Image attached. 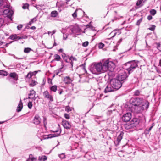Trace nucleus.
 I'll use <instances>...</instances> for the list:
<instances>
[{"instance_id":"f257e3e1","label":"nucleus","mask_w":161,"mask_h":161,"mask_svg":"<svg viewBox=\"0 0 161 161\" xmlns=\"http://www.w3.org/2000/svg\"><path fill=\"white\" fill-rule=\"evenodd\" d=\"M115 67V64L113 62L107 60L103 64L101 62L93 63L91 66L90 70L94 74H99L109 71L108 74L109 76H110Z\"/></svg>"},{"instance_id":"f03ea898","label":"nucleus","mask_w":161,"mask_h":161,"mask_svg":"<svg viewBox=\"0 0 161 161\" xmlns=\"http://www.w3.org/2000/svg\"><path fill=\"white\" fill-rule=\"evenodd\" d=\"M131 102L133 105L137 107L138 109L136 112L138 113L140 112L141 109L147 110L149 106V103L147 100H144L143 98L138 97L132 99Z\"/></svg>"},{"instance_id":"7ed1b4c3","label":"nucleus","mask_w":161,"mask_h":161,"mask_svg":"<svg viewBox=\"0 0 161 161\" xmlns=\"http://www.w3.org/2000/svg\"><path fill=\"white\" fill-rule=\"evenodd\" d=\"M137 63L134 61H130L125 64L124 67L128 71L129 74L132 73L137 67Z\"/></svg>"},{"instance_id":"20e7f679","label":"nucleus","mask_w":161,"mask_h":161,"mask_svg":"<svg viewBox=\"0 0 161 161\" xmlns=\"http://www.w3.org/2000/svg\"><path fill=\"white\" fill-rule=\"evenodd\" d=\"M110 83L114 90H117L122 86V83L117 78L114 79L111 81Z\"/></svg>"},{"instance_id":"39448f33","label":"nucleus","mask_w":161,"mask_h":161,"mask_svg":"<svg viewBox=\"0 0 161 161\" xmlns=\"http://www.w3.org/2000/svg\"><path fill=\"white\" fill-rule=\"evenodd\" d=\"M127 77L126 72L122 70L121 72L118 75L117 78L121 82L125 80Z\"/></svg>"},{"instance_id":"423d86ee","label":"nucleus","mask_w":161,"mask_h":161,"mask_svg":"<svg viewBox=\"0 0 161 161\" xmlns=\"http://www.w3.org/2000/svg\"><path fill=\"white\" fill-rule=\"evenodd\" d=\"M13 11L11 8L7 9L3 11V14L6 15L11 20H12V16L13 14Z\"/></svg>"},{"instance_id":"0eeeda50","label":"nucleus","mask_w":161,"mask_h":161,"mask_svg":"<svg viewBox=\"0 0 161 161\" xmlns=\"http://www.w3.org/2000/svg\"><path fill=\"white\" fill-rule=\"evenodd\" d=\"M132 117L131 114L128 112L124 115L122 118L123 121L125 122L129 121Z\"/></svg>"},{"instance_id":"6e6552de","label":"nucleus","mask_w":161,"mask_h":161,"mask_svg":"<svg viewBox=\"0 0 161 161\" xmlns=\"http://www.w3.org/2000/svg\"><path fill=\"white\" fill-rule=\"evenodd\" d=\"M43 95L44 98L49 100L50 102H53V98L52 96L47 91H45L43 93Z\"/></svg>"},{"instance_id":"1a4fd4ad","label":"nucleus","mask_w":161,"mask_h":161,"mask_svg":"<svg viewBox=\"0 0 161 161\" xmlns=\"http://www.w3.org/2000/svg\"><path fill=\"white\" fill-rule=\"evenodd\" d=\"M35 94L36 92L33 90H30L28 94V98L35 100L36 98L35 97Z\"/></svg>"},{"instance_id":"9d476101","label":"nucleus","mask_w":161,"mask_h":161,"mask_svg":"<svg viewBox=\"0 0 161 161\" xmlns=\"http://www.w3.org/2000/svg\"><path fill=\"white\" fill-rule=\"evenodd\" d=\"M62 125L65 128L67 129H70L71 127V125L70 123L66 120H63L62 121Z\"/></svg>"},{"instance_id":"9b49d317","label":"nucleus","mask_w":161,"mask_h":161,"mask_svg":"<svg viewBox=\"0 0 161 161\" xmlns=\"http://www.w3.org/2000/svg\"><path fill=\"white\" fill-rule=\"evenodd\" d=\"M115 90L112 87L111 83L108 84L105 88L104 92L105 93L110 92L114 91Z\"/></svg>"},{"instance_id":"f8f14e48","label":"nucleus","mask_w":161,"mask_h":161,"mask_svg":"<svg viewBox=\"0 0 161 161\" xmlns=\"http://www.w3.org/2000/svg\"><path fill=\"white\" fill-rule=\"evenodd\" d=\"M123 134L122 132H120V134L118 136L116 141H115L114 142V143L115 144V146H117L119 145V143L120 142L123 138Z\"/></svg>"},{"instance_id":"ddd939ff","label":"nucleus","mask_w":161,"mask_h":161,"mask_svg":"<svg viewBox=\"0 0 161 161\" xmlns=\"http://www.w3.org/2000/svg\"><path fill=\"white\" fill-rule=\"evenodd\" d=\"M60 134V132L58 134H49L48 135H44L43 137V139H47L49 138H51L53 137H57Z\"/></svg>"},{"instance_id":"4468645a","label":"nucleus","mask_w":161,"mask_h":161,"mask_svg":"<svg viewBox=\"0 0 161 161\" xmlns=\"http://www.w3.org/2000/svg\"><path fill=\"white\" fill-rule=\"evenodd\" d=\"M73 81V80L69 76H66L64 78L63 81L66 84H71Z\"/></svg>"},{"instance_id":"2eb2a0df","label":"nucleus","mask_w":161,"mask_h":161,"mask_svg":"<svg viewBox=\"0 0 161 161\" xmlns=\"http://www.w3.org/2000/svg\"><path fill=\"white\" fill-rule=\"evenodd\" d=\"M41 119L38 115H36L33 119V123L36 125H38L40 123Z\"/></svg>"},{"instance_id":"dca6fc26","label":"nucleus","mask_w":161,"mask_h":161,"mask_svg":"<svg viewBox=\"0 0 161 161\" xmlns=\"http://www.w3.org/2000/svg\"><path fill=\"white\" fill-rule=\"evenodd\" d=\"M131 124H133V126L137 127L139 125L140 120L137 118H134L131 122Z\"/></svg>"},{"instance_id":"f3484780","label":"nucleus","mask_w":161,"mask_h":161,"mask_svg":"<svg viewBox=\"0 0 161 161\" xmlns=\"http://www.w3.org/2000/svg\"><path fill=\"white\" fill-rule=\"evenodd\" d=\"M22 108H23V103L21 101V100H20V101H19V102L18 104V106L17 107V110H16L18 112H20Z\"/></svg>"},{"instance_id":"a211bd4d","label":"nucleus","mask_w":161,"mask_h":161,"mask_svg":"<svg viewBox=\"0 0 161 161\" xmlns=\"http://www.w3.org/2000/svg\"><path fill=\"white\" fill-rule=\"evenodd\" d=\"M9 76L11 78L14 79L15 80H16L18 79V76L16 74L15 72L11 73L9 74Z\"/></svg>"},{"instance_id":"6ab92c4d","label":"nucleus","mask_w":161,"mask_h":161,"mask_svg":"<svg viewBox=\"0 0 161 161\" xmlns=\"http://www.w3.org/2000/svg\"><path fill=\"white\" fill-rule=\"evenodd\" d=\"M74 30L72 29V28H68L67 29L66 34L67 35H69V34H73V33H75L74 31Z\"/></svg>"},{"instance_id":"aec40b11","label":"nucleus","mask_w":161,"mask_h":161,"mask_svg":"<svg viewBox=\"0 0 161 161\" xmlns=\"http://www.w3.org/2000/svg\"><path fill=\"white\" fill-rule=\"evenodd\" d=\"M68 60L69 61V62H70L72 66H73V61H76L77 59L75 58L73 56H71V57H69L68 58Z\"/></svg>"},{"instance_id":"412c9836","label":"nucleus","mask_w":161,"mask_h":161,"mask_svg":"<svg viewBox=\"0 0 161 161\" xmlns=\"http://www.w3.org/2000/svg\"><path fill=\"white\" fill-rule=\"evenodd\" d=\"M10 38L11 40H19L20 39V37L17 36L16 35H11L10 37Z\"/></svg>"},{"instance_id":"4be33fe9","label":"nucleus","mask_w":161,"mask_h":161,"mask_svg":"<svg viewBox=\"0 0 161 161\" xmlns=\"http://www.w3.org/2000/svg\"><path fill=\"white\" fill-rule=\"evenodd\" d=\"M47 159V158L45 155L40 156L39 157L38 160L41 161H45Z\"/></svg>"},{"instance_id":"5701e85b","label":"nucleus","mask_w":161,"mask_h":161,"mask_svg":"<svg viewBox=\"0 0 161 161\" xmlns=\"http://www.w3.org/2000/svg\"><path fill=\"white\" fill-rule=\"evenodd\" d=\"M58 13L56 11H53L51 13V16L53 17H55L58 15Z\"/></svg>"},{"instance_id":"b1692460","label":"nucleus","mask_w":161,"mask_h":161,"mask_svg":"<svg viewBox=\"0 0 161 161\" xmlns=\"http://www.w3.org/2000/svg\"><path fill=\"white\" fill-rule=\"evenodd\" d=\"M61 72V70L60 69L55 71L54 72V76L59 75V76H60L62 75V74H60Z\"/></svg>"},{"instance_id":"393cba45","label":"nucleus","mask_w":161,"mask_h":161,"mask_svg":"<svg viewBox=\"0 0 161 161\" xmlns=\"http://www.w3.org/2000/svg\"><path fill=\"white\" fill-rule=\"evenodd\" d=\"M53 57L55 60L58 61H59L61 59L60 56L57 54H55L54 55Z\"/></svg>"},{"instance_id":"a878e982","label":"nucleus","mask_w":161,"mask_h":161,"mask_svg":"<svg viewBox=\"0 0 161 161\" xmlns=\"http://www.w3.org/2000/svg\"><path fill=\"white\" fill-rule=\"evenodd\" d=\"M8 75V73L3 70H0V75L7 76Z\"/></svg>"},{"instance_id":"bb28decb","label":"nucleus","mask_w":161,"mask_h":161,"mask_svg":"<svg viewBox=\"0 0 161 161\" xmlns=\"http://www.w3.org/2000/svg\"><path fill=\"white\" fill-rule=\"evenodd\" d=\"M50 90L53 92H55L57 89V86L56 85H54L50 88Z\"/></svg>"},{"instance_id":"cd10ccee","label":"nucleus","mask_w":161,"mask_h":161,"mask_svg":"<svg viewBox=\"0 0 161 161\" xmlns=\"http://www.w3.org/2000/svg\"><path fill=\"white\" fill-rule=\"evenodd\" d=\"M141 92V91L140 90H136L134 92V95L135 96H138L140 95V93Z\"/></svg>"},{"instance_id":"c85d7f7f","label":"nucleus","mask_w":161,"mask_h":161,"mask_svg":"<svg viewBox=\"0 0 161 161\" xmlns=\"http://www.w3.org/2000/svg\"><path fill=\"white\" fill-rule=\"evenodd\" d=\"M156 44L157 49L161 52V44L160 43H156Z\"/></svg>"},{"instance_id":"c756f323","label":"nucleus","mask_w":161,"mask_h":161,"mask_svg":"<svg viewBox=\"0 0 161 161\" xmlns=\"http://www.w3.org/2000/svg\"><path fill=\"white\" fill-rule=\"evenodd\" d=\"M31 48L27 47L25 48L24 49V52L26 53H29L31 51Z\"/></svg>"},{"instance_id":"7c9ffc66","label":"nucleus","mask_w":161,"mask_h":161,"mask_svg":"<svg viewBox=\"0 0 161 161\" xmlns=\"http://www.w3.org/2000/svg\"><path fill=\"white\" fill-rule=\"evenodd\" d=\"M62 56L64 59L66 61V62L68 63L69 62V61L68 60V58H67V57L66 56L65 54H63L62 55Z\"/></svg>"},{"instance_id":"2f4dec72","label":"nucleus","mask_w":161,"mask_h":161,"mask_svg":"<svg viewBox=\"0 0 161 161\" xmlns=\"http://www.w3.org/2000/svg\"><path fill=\"white\" fill-rule=\"evenodd\" d=\"M72 28V30H74V31L75 32V33H73V34H75L79 31V29L78 27H75Z\"/></svg>"},{"instance_id":"473e14b6","label":"nucleus","mask_w":161,"mask_h":161,"mask_svg":"<svg viewBox=\"0 0 161 161\" xmlns=\"http://www.w3.org/2000/svg\"><path fill=\"white\" fill-rule=\"evenodd\" d=\"M35 158L33 157L32 155L31 154L29 155V158L26 160V161H33Z\"/></svg>"},{"instance_id":"72a5a7b5","label":"nucleus","mask_w":161,"mask_h":161,"mask_svg":"<svg viewBox=\"0 0 161 161\" xmlns=\"http://www.w3.org/2000/svg\"><path fill=\"white\" fill-rule=\"evenodd\" d=\"M37 84V82L35 81L32 80L31 81V83H30V85L31 86H33L36 85Z\"/></svg>"},{"instance_id":"f704fd0d","label":"nucleus","mask_w":161,"mask_h":161,"mask_svg":"<svg viewBox=\"0 0 161 161\" xmlns=\"http://www.w3.org/2000/svg\"><path fill=\"white\" fill-rule=\"evenodd\" d=\"M150 13L152 15H154L156 13V11L155 9H152L150 11Z\"/></svg>"},{"instance_id":"c9c22d12","label":"nucleus","mask_w":161,"mask_h":161,"mask_svg":"<svg viewBox=\"0 0 161 161\" xmlns=\"http://www.w3.org/2000/svg\"><path fill=\"white\" fill-rule=\"evenodd\" d=\"M29 5L27 3H25L23 4L22 8L24 9H28Z\"/></svg>"},{"instance_id":"e433bc0d","label":"nucleus","mask_w":161,"mask_h":161,"mask_svg":"<svg viewBox=\"0 0 161 161\" xmlns=\"http://www.w3.org/2000/svg\"><path fill=\"white\" fill-rule=\"evenodd\" d=\"M98 48L99 49H102L104 46V44L101 42L98 45Z\"/></svg>"},{"instance_id":"4c0bfd02","label":"nucleus","mask_w":161,"mask_h":161,"mask_svg":"<svg viewBox=\"0 0 161 161\" xmlns=\"http://www.w3.org/2000/svg\"><path fill=\"white\" fill-rule=\"evenodd\" d=\"M65 110L68 112L71 111V108L69 106H67L65 108Z\"/></svg>"},{"instance_id":"58836bf2","label":"nucleus","mask_w":161,"mask_h":161,"mask_svg":"<svg viewBox=\"0 0 161 161\" xmlns=\"http://www.w3.org/2000/svg\"><path fill=\"white\" fill-rule=\"evenodd\" d=\"M142 17L139 20H138L136 23V25H139L142 22Z\"/></svg>"},{"instance_id":"ea45409f","label":"nucleus","mask_w":161,"mask_h":161,"mask_svg":"<svg viewBox=\"0 0 161 161\" xmlns=\"http://www.w3.org/2000/svg\"><path fill=\"white\" fill-rule=\"evenodd\" d=\"M43 124L44 125V126L45 127H46V125L47 124V119L45 117H44L43 118Z\"/></svg>"},{"instance_id":"a19ab883","label":"nucleus","mask_w":161,"mask_h":161,"mask_svg":"<svg viewBox=\"0 0 161 161\" xmlns=\"http://www.w3.org/2000/svg\"><path fill=\"white\" fill-rule=\"evenodd\" d=\"M58 156L61 159H63L65 158V156L64 153H62L59 154Z\"/></svg>"},{"instance_id":"79ce46f5","label":"nucleus","mask_w":161,"mask_h":161,"mask_svg":"<svg viewBox=\"0 0 161 161\" xmlns=\"http://www.w3.org/2000/svg\"><path fill=\"white\" fill-rule=\"evenodd\" d=\"M3 20L2 18H0V28H1L3 25Z\"/></svg>"},{"instance_id":"37998d69","label":"nucleus","mask_w":161,"mask_h":161,"mask_svg":"<svg viewBox=\"0 0 161 161\" xmlns=\"http://www.w3.org/2000/svg\"><path fill=\"white\" fill-rule=\"evenodd\" d=\"M28 106L29 109L31 108L32 106V102H29L28 104Z\"/></svg>"},{"instance_id":"c03bdc74","label":"nucleus","mask_w":161,"mask_h":161,"mask_svg":"<svg viewBox=\"0 0 161 161\" xmlns=\"http://www.w3.org/2000/svg\"><path fill=\"white\" fill-rule=\"evenodd\" d=\"M33 75V74H32L31 72H29L27 75L26 77L30 78Z\"/></svg>"},{"instance_id":"a18cd8bd","label":"nucleus","mask_w":161,"mask_h":161,"mask_svg":"<svg viewBox=\"0 0 161 161\" xmlns=\"http://www.w3.org/2000/svg\"><path fill=\"white\" fill-rule=\"evenodd\" d=\"M88 44L89 42L88 41H86L82 43V45L83 47H86L88 45Z\"/></svg>"},{"instance_id":"49530a36","label":"nucleus","mask_w":161,"mask_h":161,"mask_svg":"<svg viewBox=\"0 0 161 161\" xmlns=\"http://www.w3.org/2000/svg\"><path fill=\"white\" fill-rule=\"evenodd\" d=\"M116 34V32H115V30H114L112 31L110 34V35H113L112 37H114Z\"/></svg>"},{"instance_id":"de8ad7c7","label":"nucleus","mask_w":161,"mask_h":161,"mask_svg":"<svg viewBox=\"0 0 161 161\" xmlns=\"http://www.w3.org/2000/svg\"><path fill=\"white\" fill-rule=\"evenodd\" d=\"M77 11V10L76 9L75 12L73 13L72 14V15L74 18H75L77 17L76 12Z\"/></svg>"},{"instance_id":"09e8293b","label":"nucleus","mask_w":161,"mask_h":161,"mask_svg":"<svg viewBox=\"0 0 161 161\" xmlns=\"http://www.w3.org/2000/svg\"><path fill=\"white\" fill-rule=\"evenodd\" d=\"M155 26L154 25H152L151 27H150L148 29L151 31H153L155 29Z\"/></svg>"},{"instance_id":"8fccbe9b","label":"nucleus","mask_w":161,"mask_h":161,"mask_svg":"<svg viewBox=\"0 0 161 161\" xmlns=\"http://www.w3.org/2000/svg\"><path fill=\"white\" fill-rule=\"evenodd\" d=\"M143 0H138L136 3V5L137 6L140 5Z\"/></svg>"},{"instance_id":"3c124183","label":"nucleus","mask_w":161,"mask_h":161,"mask_svg":"<svg viewBox=\"0 0 161 161\" xmlns=\"http://www.w3.org/2000/svg\"><path fill=\"white\" fill-rule=\"evenodd\" d=\"M56 32V31L55 30H53L52 32L48 31L47 33L49 35L50 34H51V36L53 34H54Z\"/></svg>"},{"instance_id":"603ef678","label":"nucleus","mask_w":161,"mask_h":161,"mask_svg":"<svg viewBox=\"0 0 161 161\" xmlns=\"http://www.w3.org/2000/svg\"><path fill=\"white\" fill-rule=\"evenodd\" d=\"M64 115L65 118L67 119H68L70 118L69 115L67 114H64Z\"/></svg>"},{"instance_id":"864d4df0","label":"nucleus","mask_w":161,"mask_h":161,"mask_svg":"<svg viewBox=\"0 0 161 161\" xmlns=\"http://www.w3.org/2000/svg\"><path fill=\"white\" fill-rule=\"evenodd\" d=\"M36 20H37L36 18V17H35L34 18L32 19L31 21V22L33 23L35 22Z\"/></svg>"},{"instance_id":"5fc2aeb1","label":"nucleus","mask_w":161,"mask_h":161,"mask_svg":"<svg viewBox=\"0 0 161 161\" xmlns=\"http://www.w3.org/2000/svg\"><path fill=\"white\" fill-rule=\"evenodd\" d=\"M35 7L38 10L41 9V6L40 5H36L35 6Z\"/></svg>"},{"instance_id":"6e6d98bb","label":"nucleus","mask_w":161,"mask_h":161,"mask_svg":"<svg viewBox=\"0 0 161 161\" xmlns=\"http://www.w3.org/2000/svg\"><path fill=\"white\" fill-rule=\"evenodd\" d=\"M22 27V25H19L17 26V28L18 30H20Z\"/></svg>"},{"instance_id":"4d7b16f0","label":"nucleus","mask_w":161,"mask_h":161,"mask_svg":"<svg viewBox=\"0 0 161 161\" xmlns=\"http://www.w3.org/2000/svg\"><path fill=\"white\" fill-rule=\"evenodd\" d=\"M68 35H67V34H66V33H65V34H64V35H63V39L64 40H66V39L67 38V36Z\"/></svg>"},{"instance_id":"13d9d810","label":"nucleus","mask_w":161,"mask_h":161,"mask_svg":"<svg viewBox=\"0 0 161 161\" xmlns=\"http://www.w3.org/2000/svg\"><path fill=\"white\" fill-rule=\"evenodd\" d=\"M122 38H120L118 42L117 43V45H119L120 43L122 42Z\"/></svg>"},{"instance_id":"bf43d9fd","label":"nucleus","mask_w":161,"mask_h":161,"mask_svg":"<svg viewBox=\"0 0 161 161\" xmlns=\"http://www.w3.org/2000/svg\"><path fill=\"white\" fill-rule=\"evenodd\" d=\"M28 37L26 35H24L22 36L21 37H20V39H27V38Z\"/></svg>"},{"instance_id":"052dcab7","label":"nucleus","mask_w":161,"mask_h":161,"mask_svg":"<svg viewBox=\"0 0 161 161\" xmlns=\"http://www.w3.org/2000/svg\"><path fill=\"white\" fill-rule=\"evenodd\" d=\"M12 56L14 58H16V59H22L23 58H18L17 57H16L14 55V54H12Z\"/></svg>"},{"instance_id":"680f3d73","label":"nucleus","mask_w":161,"mask_h":161,"mask_svg":"<svg viewBox=\"0 0 161 161\" xmlns=\"http://www.w3.org/2000/svg\"><path fill=\"white\" fill-rule=\"evenodd\" d=\"M147 19L149 20H150L152 19V17L151 15H149L147 16Z\"/></svg>"},{"instance_id":"e2e57ef3","label":"nucleus","mask_w":161,"mask_h":161,"mask_svg":"<svg viewBox=\"0 0 161 161\" xmlns=\"http://www.w3.org/2000/svg\"><path fill=\"white\" fill-rule=\"evenodd\" d=\"M4 7L6 8H7V9H8V8H10V5H9V4H7V5H5L4 6Z\"/></svg>"},{"instance_id":"0e129e2a","label":"nucleus","mask_w":161,"mask_h":161,"mask_svg":"<svg viewBox=\"0 0 161 161\" xmlns=\"http://www.w3.org/2000/svg\"><path fill=\"white\" fill-rule=\"evenodd\" d=\"M149 132L150 131H148V130L147 129H146L145 130L144 132H145V134L147 135V134H149Z\"/></svg>"},{"instance_id":"69168bd1","label":"nucleus","mask_w":161,"mask_h":161,"mask_svg":"<svg viewBox=\"0 0 161 161\" xmlns=\"http://www.w3.org/2000/svg\"><path fill=\"white\" fill-rule=\"evenodd\" d=\"M88 26L89 27V28L90 29H92L93 27L92 26H91V25L90 24V23L89 24V25H87L86 26Z\"/></svg>"},{"instance_id":"338daca9","label":"nucleus","mask_w":161,"mask_h":161,"mask_svg":"<svg viewBox=\"0 0 161 161\" xmlns=\"http://www.w3.org/2000/svg\"><path fill=\"white\" fill-rule=\"evenodd\" d=\"M31 73L32 74H33V75H36L37 73V71H34L33 72H31Z\"/></svg>"},{"instance_id":"774afa93","label":"nucleus","mask_w":161,"mask_h":161,"mask_svg":"<svg viewBox=\"0 0 161 161\" xmlns=\"http://www.w3.org/2000/svg\"><path fill=\"white\" fill-rule=\"evenodd\" d=\"M158 66H159L161 67V59L160 60L159 63L158 64Z\"/></svg>"}]
</instances>
